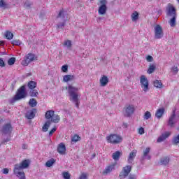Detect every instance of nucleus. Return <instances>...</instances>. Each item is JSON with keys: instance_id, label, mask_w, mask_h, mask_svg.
<instances>
[{"instance_id": "obj_1", "label": "nucleus", "mask_w": 179, "mask_h": 179, "mask_svg": "<svg viewBox=\"0 0 179 179\" xmlns=\"http://www.w3.org/2000/svg\"><path fill=\"white\" fill-rule=\"evenodd\" d=\"M29 166H30V162H29V159H24L20 164H15L13 169V174H15V176H16L17 177L20 178V179H26L24 172L22 171V170L27 169Z\"/></svg>"}, {"instance_id": "obj_2", "label": "nucleus", "mask_w": 179, "mask_h": 179, "mask_svg": "<svg viewBox=\"0 0 179 179\" xmlns=\"http://www.w3.org/2000/svg\"><path fill=\"white\" fill-rule=\"evenodd\" d=\"M66 90L69 92V96H70V101H72L76 104V107L77 108H79V99L78 98V91L79 90V88L76 87H73L72 85H69L68 87H66Z\"/></svg>"}, {"instance_id": "obj_3", "label": "nucleus", "mask_w": 179, "mask_h": 179, "mask_svg": "<svg viewBox=\"0 0 179 179\" xmlns=\"http://www.w3.org/2000/svg\"><path fill=\"white\" fill-rule=\"evenodd\" d=\"M168 16H172V18L169 21L171 27L176 26V20L177 19V13H176V8L173 6L169 7L167 12Z\"/></svg>"}, {"instance_id": "obj_4", "label": "nucleus", "mask_w": 179, "mask_h": 179, "mask_svg": "<svg viewBox=\"0 0 179 179\" xmlns=\"http://www.w3.org/2000/svg\"><path fill=\"white\" fill-rule=\"evenodd\" d=\"M27 97V92H26V87L22 85L18 90L14 97V100H22V99H26Z\"/></svg>"}, {"instance_id": "obj_5", "label": "nucleus", "mask_w": 179, "mask_h": 179, "mask_svg": "<svg viewBox=\"0 0 179 179\" xmlns=\"http://www.w3.org/2000/svg\"><path fill=\"white\" fill-rule=\"evenodd\" d=\"M177 118H179V115H176V109L173 110L172 114L169 117L167 125L170 128H174L175 124L177 122Z\"/></svg>"}, {"instance_id": "obj_6", "label": "nucleus", "mask_w": 179, "mask_h": 179, "mask_svg": "<svg viewBox=\"0 0 179 179\" xmlns=\"http://www.w3.org/2000/svg\"><path fill=\"white\" fill-rule=\"evenodd\" d=\"M107 141L108 143H113V144H117L120 143L121 141H122V138L121 136L117 135V134H111L110 136H108L106 137Z\"/></svg>"}, {"instance_id": "obj_7", "label": "nucleus", "mask_w": 179, "mask_h": 179, "mask_svg": "<svg viewBox=\"0 0 179 179\" xmlns=\"http://www.w3.org/2000/svg\"><path fill=\"white\" fill-rule=\"evenodd\" d=\"M36 59H37V57L34 54L29 53L24 58V60H22V64L24 65V66H27L30 62H33V61H36Z\"/></svg>"}, {"instance_id": "obj_8", "label": "nucleus", "mask_w": 179, "mask_h": 179, "mask_svg": "<svg viewBox=\"0 0 179 179\" xmlns=\"http://www.w3.org/2000/svg\"><path fill=\"white\" fill-rule=\"evenodd\" d=\"M131 170H132V166L129 165L124 166L119 175V178L124 179L126 178V177H128L129 173H131Z\"/></svg>"}, {"instance_id": "obj_9", "label": "nucleus", "mask_w": 179, "mask_h": 179, "mask_svg": "<svg viewBox=\"0 0 179 179\" xmlns=\"http://www.w3.org/2000/svg\"><path fill=\"white\" fill-rule=\"evenodd\" d=\"M100 6L98 10V13L99 15H106L107 12V0H99Z\"/></svg>"}, {"instance_id": "obj_10", "label": "nucleus", "mask_w": 179, "mask_h": 179, "mask_svg": "<svg viewBox=\"0 0 179 179\" xmlns=\"http://www.w3.org/2000/svg\"><path fill=\"white\" fill-rule=\"evenodd\" d=\"M140 83L141 84V87H143V90L144 92H147L149 90V81H148V78H146V76H141L140 78Z\"/></svg>"}, {"instance_id": "obj_11", "label": "nucleus", "mask_w": 179, "mask_h": 179, "mask_svg": "<svg viewBox=\"0 0 179 179\" xmlns=\"http://www.w3.org/2000/svg\"><path fill=\"white\" fill-rule=\"evenodd\" d=\"M164 33H163V28H162V26L159 24L157 25L155 27V38H157V40L162 38L163 37Z\"/></svg>"}, {"instance_id": "obj_12", "label": "nucleus", "mask_w": 179, "mask_h": 179, "mask_svg": "<svg viewBox=\"0 0 179 179\" xmlns=\"http://www.w3.org/2000/svg\"><path fill=\"white\" fill-rule=\"evenodd\" d=\"M2 132L4 135H10L12 134V125L8 123L3 126Z\"/></svg>"}, {"instance_id": "obj_13", "label": "nucleus", "mask_w": 179, "mask_h": 179, "mask_svg": "<svg viewBox=\"0 0 179 179\" xmlns=\"http://www.w3.org/2000/svg\"><path fill=\"white\" fill-rule=\"evenodd\" d=\"M135 111V108L133 106V105H129L125 108V117H129L131 114H134Z\"/></svg>"}, {"instance_id": "obj_14", "label": "nucleus", "mask_w": 179, "mask_h": 179, "mask_svg": "<svg viewBox=\"0 0 179 179\" xmlns=\"http://www.w3.org/2000/svg\"><path fill=\"white\" fill-rule=\"evenodd\" d=\"M36 113H37V109L34 108L33 110L27 111L25 117L26 118H27V120H33V118L36 117Z\"/></svg>"}, {"instance_id": "obj_15", "label": "nucleus", "mask_w": 179, "mask_h": 179, "mask_svg": "<svg viewBox=\"0 0 179 179\" xmlns=\"http://www.w3.org/2000/svg\"><path fill=\"white\" fill-rule=\"evenodd\" d=\"M171 134L169 131L165 132L164 134H162L161 136H159V138L157 140V142L158 143H160L161 142H163L164 141H166L169 136H170Z\"/></svg>"}, {"instance_id": "obj_16", "label": "nucleus", "mask_w": 179, "mask_h": 179, "mask_svg": "<svg viewBox=\"0 0 179 179\" xmlns=\"http://www.w3.org/2000/svg\"><path fill=\"white\" fill-rule=\"evenodd\" d=\"M115 166H117L116 162L106 166L105 170L103 171V174H110V171H113V170H115Z\"/></svg>"}, {"instance_id": "obj_17", "label": "nucleus", "mask_w": 179, "mask_h": 179, "mask_svg": "<svg viewBox=\"0 0 179 179\" xmlns=\"http://www.w3.org/2000/svg\"><path fill=\"white\" fill-rule=\"evenodd\" d=\"M57 152L59 153V155H64L65 152H66V147H65V144L63 143L59 144L57 147Z\"/></svg>"}, {"instance_id": "obj_18", "label": "nucleus", "mask_w": 179, "mask_h": 179, "mask_svg": "<svg viewBox=\"0 0 179 179\" xmlns=\"http://www.w3.org/2000/svg\"><path fill=\"white\" fill-rule=\"evenodd\" d=\"M150 152V148L148 147L145 150L143 151V159H147L148 160H150V155L149 153Z\"/></svg>"}, {"instance_id": "obj_19", "label": "nucleus", "mask_w": 179, "mask_h": 179, "mask_svg": "<svg viewBox=\"0 0 179 179\" xmlns=\"http://www.w3.org/2000/svg\"><path fill=\"white\" fill-rule=\"evenodd\" d=\"M136 157V150H133L131 152H130L129 157H128V163L129 164H132V162H134V159Z\"/></svg>"}, {"instance_id": "obj_20", "label": "nucleus", "mask_w": 179, "mask_h": 179, "mask_svg": "<svg viewBox=\"0 0 179 179\" xmlns=\"http://www.w3.org/2000/svg\"><path fill=\"white\" fill-rule=\"evenodd\" d=\"M170 163V158L169 157H164L160 159L159 164L161 166H167Z\"/></svg>"}, {"instance_id": "obj_21", "label": "nucleus", "mask_w": 179, "mask_h": 179, "mask_svg": "<svg viewBox=\"0 0 179 179\" xmlns=\"http://www.w3.org/2000/svg\"><path fill=\"white\" fill-rule=\"evenodd\" d=\"M100 85L102 87L107 86V84L108 83V78L106 76H103L100 80Z\"/></svg>"}, {"instance_id": "obj_22", "label": "nucleus", "mask_w": 179, "mask_h": 179, "mask_svg": "<svg viewBox=\"0 0 179 179\" xmlns=\"http://www.w3.org/2000/svg\"><path fill=\"white\" fill-rule=\"evenodd\" d=\"M122 155V153L120 151H116L112 155V159L115 160V162H118L120 160V157Z\"/></svg>"}, {"instance_id": "obj_23", "label": "nucleus", "mask_w": 179, "mask_h": 179, "mask_svg": "<svg viewBox=\"0 0 179 179\" xmlns=\"http://www.w3.org/2000/svg\"><path fill=\"white\" fill-rule=\"evenodd\" d=\"M163 114H164V108H159L157 110L155 113V117L159 120V118L163 117Z\"/></svg>"}, {"instance_id": "obj_24", "label": "nucleus", "mask_w": 179, "mask_h": 179, "mask_svg": "<svg viewBox=\"0 0 179 179\" xmlns=\"http://www.w3.org/2000/svg\"><path fill=\"white\" fill-rule=\"evenodd\" d=\"M55 112L52 110H48L45 114L46 120H51L54 116Z\"/></svg>"}, {"instance_id": "obj_25", "label": "nucleus", "mask_w": 179, "mask_h": 179, "mask_svg": "<svg viewBox=\"0 0 179 179\" xmlns=\"http://www.w3.org/2000/svg\"><path fill=\"white\" fill-rule=\"evenodd\" d=\"M61 121V117L58 115L54 114L51 119V122H54L55 124H58Z\"/></svg>"}, {"instance_id": "obj_26", "label": "nucleus", "mask_w": 179, "mask_h": 179, "mask_svg": "<svg viewBox=\"0 0 179 179\" xmlns=\"http://www.w3.org/2000/svg\"><path fill=\"white\" fill-rule=\"evenodd\" d=\"M75 79V76L72 75H65L63 77L64 82H69V80H73Z\"/></svg>"}, {"instance_id": "obj_27", "label": "nucleus", "mask_w": 179, "mask_h": 179, "mask_svg": "<svg viewBox=\"0 0 179 179\" xmlns=\"http://www.w3.org/2000/svg\"><path fill=\"white\" fill-rule=\"evenodd\" d=\"M36 87H37V83H36L34 81H29L28 83V87L31 90H33L34 89H36Z\"/></svg>"}, {"instance_id": "obj_28", "label": "nucleus", "mask_w": 179, "mask_h": 179, "mask_svg": "<svg viewBox=\"0 0 179 179\" xmlns=\"http://www.w3.org/2000/svg\"><path fill=\"white\" fill-rule=\"evenodd\" d=\"M50 125H51V122L50 120H48L42 127L43 132H47V131H48Z\"/></svg>"}, {"instance_id": "obj_29", "label": "nucleus", "mask_w": 179, "mask_h": 179, "mask_svg": "<svg viewBox=\"0 0 179 179\" xmlns=\"http://www.w3.org/2000/svg\"><path fill=\"white\" fill-rule=\"evenodd\" d=\"M155 71H156V65L150 64L148 70L147 71L148 73H149V75H150V74L153 73V72H155Z\"/></svg>"}, {"instance_id": "obj_30", "label": "nucleus", "mask_w": 179, "mask_h": 179, "mask_svg": "<svg viewBox=\"0 0 179 179\" xmlns=\"http://www.w3.org/2000/svg\"><path fill=\"white\" fill-rule=\"evenodd\" d=\"M154 86L157 89H162L163 87V83H162V81L156 80L154 81Z\"/></svg>"}, {"instance_id": "obj_31", "label": "nucleus", "mask_w": 179, "mask_h": 179, "mask_svg": "<svg viewBox=\"0 0 179 179\" xmlns=\"http://www.w3.org/2000/svg\"><path fill=\"white\" fill-rule=\"evenodd\" d=\"M4 36L7 40H12L13 38V34L10 31H6Z\"/></svg>"}, {"instance_id": "obj_32", "label": "nucleus", "mask_w": 179, "mask_h": 179, "mask_svg": "<svg viewBox=\"0 0 179 179\" xmlns=\"http://www.w3.org/2000/svg\"><path fill=\"white\" fill-rule=\"evenodd\" d=\"M55 163V159L54 158H51L50 159L48 160L45 163L46 167H52Z\"/></svg>"}, {"instance_id": "obj_33", "label": "nucleus", "mask_w": 179, "mask_h": 179, "mask_svg": "<svg viewBox=\"0 0 179 179\" xmlns=\"http://www.w3.org/2000/svg\"><path fill=\"white\" fill-rule=\"evenodd\" d=\"M138 19H139V13L138 12L135 11L134 13H133L131 14L132 22H136V20H138Z\"/></svg>"}, {"instance_id": "obj_34", "label": "nucleus", "mask_w": 179, "mask_h": 179, "mask_svg": "<svg viewBox=\"0 0 179 179\" xmlns=\"http://www.w3.org/2000/svg\"><path fill=\"white\" fill-rule=\"evenodd\" d=\"M29 106H30V107H36V106H37V100L34 98L30 99L29 101Z\"/></svg>"}, {"instance_id": "obj_35", "label": "nucleus", "mask_w": 179, "mask_h": 179, "mask_svg": "<svg viewBox=\"0 0 179 179\" xmlns=\"http://www.w3.org/2000/svg\"><path fill=\"white\" fill-rule=\"evenodd\" d=\"M31 97H37L38 96V91L37 90H31L29 92Z\"/></svg>"}, {"instance_id": "obj_36", "label": "nucleus", "mask_w": 179, "mask_h": 179, "mask_svg": "<svg viewBox=\"0 0 179 179\" xmlns=\"http://www.w3.org/2000/svg\"><path fill=\"white\" fill-rule=\"evenodd\" d=\"M64 45H65V47H67V48H72V41H71V40L65 41Z\"/></svg>"}, {"instance_id": "obj_37", "label": "nucleus", "mask_w": 179, "mask_h": 179, "mask_svg": "<svg viewBox=\"0 0 179 179\" xmlns=\"http://www.w3.org/2000/svg\"><path fill=\"white\" fill-rule=\"evenodd\" d=\"M79 141H80V137H79L77 134H76L71 138V143L73 142L74 143L79 142Z\"/></svg>"}, {"instance_id": "obj_38", "label": "nucleus", "mask_w": 179, "mask_h": 179, "mask_svg": "<svg viewBox=\"0 0 179 179\" xmlns=\"http://www.w3.org/2000/svg\"><path fill=\"white\" fill-rule=\"evenodd\" d=\"M15 62H16V58L11 57L8 60V65H10V66L14 65Z\"/></svg>"}, {"instance_id": "obj_39", "label": "nucleus", "mask_w": 179, "mask_h": 179, "mask_svg": "<svg viewBox=\"0 0 179 179\" xmlns=\"http://www.w3.org/2000/svg\"><path fill=\"white\" fill-rule=\"evenodd\" d=\"M173 145H179V134L177 136L174 137L172 140Z\"/></svg>"}, {"instance_id": "obj_40", "label": "nucleus", "mask_w": 179, "mask_h": 179, "mask_svg": "<svg viewBox=\"0 0 179 179\" xmlns=\"http://www.w3.org/2000/svg\"><path fill=\"white\" fill-rule=\"evenodd\" d=\"M152 117V114L149 111H146L143 116L144 120H149V118Z\"/></svg>"}, {"instance_id": "obj_41", "label": "nucleus", "mask_w": 179, "mask_h": 179, "mask_svg": "<svg viewBox=\"0 0 179 179\" xmlns=\"http://www.w3.org/2000/svg\"><path fill=\"white\" fill-rule=\"evenodd\" d=\"M65 24H66V21H64L63 22H60L57 25V29H64L65 27Z\"/></svg>"}, {"instance_id": "obj_42", "label": "nucleus", "mask_w": 179, "mask_h": 179, "mask_svg": "<svg viewBox=\"0 0 179 179\" xmlns=\"http://www.w3.org/2000/svg\"><path fill=\"white\" fill-rule=\"evenodd\" d=\"M13 45H20L22 44V42L20 40H13L12 41Z\"/></svg>"}, {"instance_id": "obj_43", "label": "nucleus", "mask_w": 179, "mask_h": 179, "mask_svg": "<svg viewBox=\"0 0 179 179\" xmlns=\"http://www.w3.org/2000/svg\"><path fill=\"white\" fill-rule=\"evenodd\" d=\"M63 178L64 179H71V174L69 172L63 173Z\"/></svg>"}, {"instance_id": "obj_44", "label": "nucleus", "mask_w": 179, "mask_h": 179, "mask_svg": "<svg viewBox=\"0 0 179 179\" xmlns=\"http://www.w3.org/2000/svg\"><path fill=\"white\" fill-rule=\"evenodd\" d=\"M79 179H87V173H83L79 177Z\"/></svg>"}, {"instance_id": "obj_45", "label": "nucleus", "mask_w": 179, "mask_h": 179, "mask_svg": "<svg viewBox=\"0 0 179 179\" xmlns=\"http://www.w3.org/2000/svg\"><path fill=\"white\" fill-rule=\"evenodd\" d=\"M57 17H63L64 19L65 18V15H64V10H61L59 12V14L57 15Z\"/></svg>"}, {"instance_id": "obj_46", "label": "nucleus", "mask_w": 179, "mask_h": 179, "mask_svg": "<svg viewBox=\"0 0 179 179\" xmlns=\"http://www.w3.org/2000/svg\"><path fill=\"white\" fill-rule=\"evenodd\" d=\"M62 72L67 73L68 72V65H64L62 66Z\"/></svg>"}, {"instance_id": "obj_47", "label": "nucleus", "mask_w": 179, "mask_h": 179, "mask_svg": "<svg viewBox=\"0 0 179 179\" xmlns=\"http://www.w3.org/2000/svg\"><path fill=\"white\" fill-rule=\"evenodd\" d=\"M171 71L173 72V73H178V67L177 66H173L171 69Z\"/></svg>"}, {"instance_id": "obj_48", "label": "nucleus", "mask_w": 179, "mask_h": 179, "mask_svg": "<svg viewBox=\"0 0 179 179\" xmlns=\"http://www.w3.org/2000/svg\"><path fill=\"white\" fill-rule=\"evenodd\" d=\"M138 134L140 135H143V134H145V129H143V127H141L138 129Z\"/></svg>"}, {"instance_id": "obj_49", "label": "nucleus", "mask_w": 179, "mask_h": 179, "mask_svg": "<svg viewBox=\"0 0 179 179\" xmlns=\"http://www.w3.org/2000/svg\"><path fill=\"white\" fill-rule=\"evenodd\" d=\"M148 62H153V57L148 55L146 57Z\"/></svg>"}, {"instance_id": "obj_50", "label": "nucleus", "mask_w": 179, "mask_h": 179, "mask_svg": "<svg viewBox=\"0 0 179 179\" xmlns=\"http://www.w3.org/2000/svg\"><path fill=\"white\" fill-rule=\"evenodd\" d=\"M6 6V3L3 1V0L0 1V8H5Z\"/></svg>"}, {"instance_id": "obj_51", "label": "nucleus", "mask_w": 179, "mask_h": 179, "mask_svg": "<svg viewBox=\"0 0 179 179\" xmlns=\"http://www.w3.org/2000/svg\"><path fill=\"white\" fill-rule=\"evenodd\" d=\"M1 171H2L3 174H8L9 173V169L4 168V169H3V170Z\"/></svg>"}, {"instance_id": "obj_52", "label": "nucleus", "mask_w": 179, "mask_h": 179, "mask_svg": "<svg viewBox=\"0 0 179 179\" xmlns=\"http://www.w3.org/2000/svg\"><path fill=\"white\" fill-rule=\"evenodd\" d=\"M0 66L1 68H3L5 66V62H3V59H2V58H0Z\"/></svg>"}, {"instance_id": "obj_53", "label": "nucleus", "mask_w": 179, "mask_h": 179, "mask_svg": "<svg viewBox=\"0 0 179 179\" xmlns=\"http://www.w3.org/2000/svg\"><path fill=\"white\" fill-rule=\"evenodd\" d=\"M56 131H57V128L55 127L51 129V131L49 132L50 136H51V135H52V134H54V132H55Z\"/></svg>"}, {"instance_id": "obj_54", "label": "nucleus", "mask_w": 179, "mask_h": 179, "mask_svg": "<svg viewBox=\"0 0 179 179\" xmlns=\"http://www.w3.org/2000/svg\"><path fill=\"white\" fill-rule=\"evenodd\" d=\"M10 141V137H8V138L4 139V140L1 142V143H6V142H9Z\"/></svg>"}, {"instance_id": "obj_55", "label": "nucleus", "mask_w": 179, "mask_h": 179, "mask_svg": "<svg viewBox=\"0 0 179 179\" xmlns=\"http://www.w3.org/2000/svg\"><path fill=\"white\" fill-rule=\"evenodd\" d=\"M24 6H26V8H30V6H31V4L30 3V2L27 1L25 2Z\"/></svg>"}, {"instance_id": "obj_56", "label": "nucleus", "mask_w": 179, "mask_h": 179, "mask_svg": "<svg viewBox=\"0 0 179 179\" xmlns=\"http://www.w3.org/2000/svg\"><path fill=\"white\" fill-rule=\"evenodd\" d=\"M122 128H128V123L123 122V124H122Z\"/></svg>"}, {"instance_id": "obj_57", "label": "nucleus", "mask_w": 179, "mask_h": 179, "mask_svg": "<svg viewBox=\"0 0 179 179\" xmlns=\"http://www.w3.org/2000/svg\"><path fill=\"white\" fill-rule=\"evenodd\" d=\"M22 149H27V145H26V144H23Z\"/></svg>"}, {"instance_id": "obj_58", "label": "nucleus", "mask_w": 179, "mask_h": 179, "mask_svg": "<svg viewBox=\"0 0 179 179\" xmlns=\"http://www.w3.org/2000/svg\"><path fill=\"white\" fill-rule=\"evenodd\" d=\"M3 44H5L4 41H0V45H3Z\"/></svg>"}, {"instance_id": "obj_59", "label": "nucleus", "mask_w": 179, "mask_h": 179, "mask_svg": "<svg viewBox=\"0 0 179 179\" xmlns=\"http://www.w3.org/2000/svg\"><path fill=\"white\" fill-rule=\"evenodd\" d=\"M178 2L179 3V0H178Z\"/></svg>"}, {"instance_id": "obj_60", "label": "nucleus", "mask_w": 179, "mask_h": 179, "mask_svg": "<svg viewBox=\"0 0 179 179\" xmlns=\"http://www.w3.org/2000/svg\"><path fill=\"white\" fill-rule=\"evenodd\" d=\"M0 146H1V143H0Z\"/></svg>"}, {"instance_id": "obj_61", "label": "nucleus", "mask_w": 179, "mask_h": 179, "mask_svg": "<svg viewBox=\"0 0 179 179\" xmlns=\"http://www.w3.org/2000/svg\"><path fill=\"white\" fill-rule=\"evenodd\" d=\"M91 1H93V0H91Z\"/></svg>"}]
</instances>
